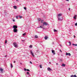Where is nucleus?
<instances>
[{
    "label": "nucleus",
    "instance_id": "nucleus-1",
    "mask_svg": "<svg viewBox=\"0 0 77 77\" xmlns=\"http://www.w3.org/2000/svg\"><path fill=\"white\" fill-rule=\"evenodd\" d=\"M62 14H58V20L59 21H62Z\"/></svg>",
    "mask_w": 77,
    "mask_h": 77
},
{
    "label": "nucleus",
    "instance_id": "nucleus-2",
    "mask_svg": "<svg viewBox=\"0 0 77 77\" xmlns=\"http://www.w3.org/2000/svg\"><path fill=\"white\" fill-rule=\"evenodd\" d=\"M13 45L14 47L17 48L18 47V45L17 44V43L14 42L13 43Z\"/></svg>",
    "mask_w": 77,
    "mask_h": 77
},
{
    "label": "nucleus",
    "instance_id": "nucleus-3",
    "mask_svg": "<svg viewBox=\"0 0 77 77\" xmlns=\"http://www.w3.org/2000/svg\"><path fill=\"white\" fill-rule=\"evenodd\" d=\"M18 27V26L16 25H14L13 26V28L14 29H17V28Z\"/></svg>",
    "mask_w": 77,
    "mask_h": 77
},
{
    "label": "nucleus",
    "instance_id": "nucleus-4",
    "mask_svg": "<svg viewBox=\"0 0 77 77\" xmlns=\"http://www.w3.org/2000/svg\"><path fill=\"white\" fill-rule=\"evenodd\" d=\"M13 31L15 33H17V29H13Z\"/></svg>",
    "mask_w": 77,
    "mask_h": 77
},
{
    "label": "nucleus",
    "instance_id": "nucleus-5",
    "mask_svg": "<svg viewBox=\"0 0 77 77\" xmlns=\"http://www.w3.org/2000/svg\"><path fill=\"white\" fill-rule=\"evenodd\" d=\"M44 25H45V26H47V25H48V24L47 23L45 22L43 23V25L44 26Z\"/></svg>",
    "mask_w": 77,
    "mask_h": 77
},
{
    "label": "nucleus",
    "instance_id": "nucleus-6",
    "mask_svg": "<svg viewBox=\"0 0 77 77\" xmlns=\"http://www.w3.org/2000/svg\"><path fill=\"white\" fill-rule=\"evenodd\" d=\"M66 56H67L68 55V56H71V54H70V53H66Z\"/></svg>",
    "mask_w": 77,
    "mask_h": 77
},
{
    "label": "nucleus",
    "instance_id": "nucleus-7",
    "mask_svg": "<svg viewBox=\"0 0 77 77\" xmlns=\"http://www.w3.org/2000/svg\"><path fill=\"white\" fill-rule=\"evenodd\" d=\"M30 53H31L32 55V56H33V57H34L35 56H34V54H33V53H32V51L31 50V51H30Z\"/></svg>",
    "mask_w": 77,
    "mask_h": 77
},
{
    "label": "nucleus",
    "instance_id": "nucleus-8",
    "mask_svg": "<svg viewBox=\"0 0 77 77\" xmlns=\"http://www.w3.org/2000/svg\"><path fill=\"white\" fill-rule=\"evenodd\" d=\"M47 69H48V71H51V70H52V69L51 68H50V67L48 68Z\"/></svg>",
    "mask_w": 77,
    "mask_h": 77
},
{
    "label": "nucleus",
    "instance_id": "nucleus-9",
    "mask_svg": "<svg viewBox=\"0 0 77 77\" xmlns=\"http://www.w3.org/2000/svg\"><path fill=\"white\" fill-rule=\"evenodd\" d=\"M55 51L53 50H52V53L53 54H54V55L55 54Z\"/></svg>",
    "mask_w": 77,
    "mask_h": 77
},
{
    "label": "nucleus",
    "instance_id": "nucleus-10",
    "mask_svg": "<svg viewBox=\"0 0 77 77\" xmlns=\"http://www.w3.org/2000/svg\"><path fill=\"white\" fill-rule=\"evenodd\" d=\"M61 66H63L64 67H65V66H66V64L64 63H62Z\"/></svg>",
    "mask_w": 77,
    "mask_h": 77
},
{
    "label": "nucleus",
    "instance_id": "nucleus-11",
    "mask_svg": "<svg viewBox=\"0 0 77 77\" xmlns=\"http://www.w3.org/2000/svg\"><path fill=\"white\" fill-rule=\"evenodd\" d=\"M26 74L27 75H29V76H30V74H29V72H27L26 73Z\"/></svg>",
    "mask_w": 77,
    "mask_h": 77
},
{
    "label": "nucleus",
    "instance_id": "nucleus-12",
    "mask_svg": "<svg viewBox=\"0 0 77 77\" xmlns=\"http://www.w3.org/2000/svg\"><path fill=\"white\" fill-rule=\"evenodd\" d=\"M13 8H14V9H17V6L15 5V6H13Z\"/></svg>",
    "mask_w": 77,
    "mask_h": 77
},
{
    "label": "nucleus",
    "instance_id": "nucleus-13",
    "mask_svg": "<svg viewBox=\"0 0 77 77\" xmlns=\"http://www.w3.org/2000/svg\"><path fill=\"white\" fill-rule=\"evenodd\" d=\"M0 71H1L2 72H3V69H0Z\"/></svg>",
    "mask_w": 77,
    "mask_h": 77
},
{
    "label": "nucleus",
    "instance_id": "nucleus-14",
    "mask_svg": "<svg viewBox=\"0 0 77 77\" xmlns=\"http://www.w3.org/2000/svg\"><path fill=\"white\" fill-rule=\"evenodd\" d=\"M72 45H75V46H77V44H74V43H73L72 44Z\"/></svg>",
    "mask_w": 77,
    "mask_h": 77
},
{
    "label": "nucleus",
    "instance_id": "nucleus-15",
    "mask_svg": "<svg viewBox=\"0 0 77 77\" xmlns=\"http://www.w3.org/2000/svg\"><path fill=\"white\" fill-rule=\"evenodd\" d=\"M47 38H48V37L47 36H45V40H47Z\"/></svg>",
    "mask_w": 77,
    "mask_h": 77
},
{
    "label": "nucleus",
    "instance_id": "nucleus-16",
    "mask_svg": "<svg viewBox=\"0 0 77 77\" xmlns=\"http://www.w3.org/2000/svg\"><path fill=\"white\" fill-rule=\"evenodd\" d=\"M76 17H77L76 16H74V17H73V18H74V19H75H75H76Z\"/></svg>",
    "mask_w": 77,
    "mask_h": 77
},
{
    "label": "nucleus",
    "instance_id": "nucleus-17",
    "mask_svg": "<svg viewBox=\"0 0 77 77\" xmlns=\"http://www.w3.org/2000/svg\"><path fill=\"white\" fill-rule=\"evenodd\" d=\"M54 32H57V30H56V29H54Z\"/></svg>",
    "mask_w": 77,
    "mask_h": 77
},
{
    "label": "nucleus",
    "instance_id": "nucleus-18",
    "mask_svg": "<svg viewBox=\"0 0 77 77\" xmlns=\"http://www.w3.org/2000/svg\"><path fill=\"white\" fill-rule=\"evenodd\" d=\"M69 45H71V42H69Z\"/></svg>",
    "mask_w": 77,
    "mask_h": 77
},
{
    "label": "nucleus",
    "instance_id": "nucleus-19",
    "mask_svg": "<svg viewBox=\"0 0 77 77\" xmlns=\"http://www.w3.org/2000/svg\"><path fill=\"white\" fill-rule=\"evenodd\" d=\"M11 68H13V66L12 65V64H11Z\"/></svg>",
    "mask_w": 77,
    "mask_h": 77
},
{
    "label": "nucleus",
    "instance_id": "nucleus-20",
    "mask_svg": "<svg viewBox=\"0 0 77 77\" xmlns=\"http://www.w3.org/2000/svg\"><path fill=\"white\" fill-rule=\"evenodd\" d=\"M35 38H38V36L37 35H35Z\"/></svg>",
    "mask_w": 77,
    "mask_h": 77
},
{
    "label": "nucleus",
    "instance_id": "nucleus-21",
    "mask_svg": "<svg viewBox=\"0 0 77 77\" xmlns=\"http://www.w3.org/2000/svg\"><path fill=\"white\" fill-rule=\"evenodd\" d=\"M29 48H32V45H30L29 47Z\"/></svg>",
    "mask_w": 77,
    "mask_h": 77
},
{
    "label": "nucleus",
    "instance_id": "nucleus-22",
    "mask_svg": "<svg viewBox=\"0 0 77 77\" xmlns=\"http://www.w3.org/2000/svg\"><path fill=\"white\" fill-rule=\"evenodd\" d=\"M19 18H22V17L21 16H19Z\"/></svg>",
    "mask_w": 77,
    "mask_h": 77
},
{
    "label": "nucleus",
    "instance_id": "nucleus-23",
    "mask_svg": "<svg viewBox=\"0 0 77 77\" xmlns=\"http://www.w3.org/2000/svg\"><path fill=\"white\" fill-rule=\"evenodd\" d=\"M40 68H42V65H40Z\"/></svg>",
    "mask_w": 77,
    "mask_h": 77
},
{
    "label": "nucleus",
    "instance_id": "nucleus-24",
    "mask_svg": "<svg viewBox=\"0 0 77 77\" xmlns=\"http://www.w3.org/2000/svg\"><path fill=\"white\" fill-rule=\"evenodd\" d=\"M18 17H19V16H17L16 17V18L17 19H18Z\"/></svg>",
    "mask_w": 77,
    "mask_h": 77
},
{
    "label": "nucleus",
    "instance_id": "nucleus-25",
    "mask_svg": "<svg viewBox=\"0 0 77 77\" xmlns=\"http://www.w3.org/2000/svg\"><path fill=\"white\" fill-rule=\"evenodd\" d=\"M38 21H41V19L40 18H39L38 19Z\"/></svg>",
    "mask_w": 77,
    "mask_h": 77
},
{
    "label": "nucleus",
    "instance_id": "nucleus-26",
    "mask_svg": "<svg viewBox=\"0 0 77 77\" xmlns=\"http://www.w3.org/2000/svg\"><path fill=\"white\" fill-rule=\"evenodd\" d=\"M42 28V26H41L38 27V28Z\"/></svg>",
    "mask_w": 77,
    "mask_h": 77
},
{
    "label": "nucleus",
    "instance_id": "nucleus-27",
    "mask_svg": "<svg viewBox=\"0 0 77 77\" xmlns=\"http://www.w3.org/2000/svg\"><path fill=\"white\" fill-rule=\"evenodd\" d=\"M25 35H26V33L23 34V36H25Z\"/></svg>",
    "mask_w": 77,
    "mask_h": 77
},
{
    "label": "nucleus",
    "instance_id": "nucleus-28",
    "mask_svg": "<svg viewBox=\"0 0 77 77\" xmlns=\"http://www.w3.org/2000/svg\"><path fill=\"white\" fill-rule=\"evenodd\" d=\"M70 77H74V76L73 75H71Z\"/></svg>",
    "mask_w": 77,
    "mask_h": 77
},
{
    "label": "nucleus",
    "instance_id": "nucleus-29",
    "mask_svg": "<svg viewBox=\"0 0 77 77\" xmlns=\"http://www.w3.org/2000/svg\"><path fill=\"white\" fill-rule=\"evenodd\" d=\"M43 22H44V20H42L41 22L42 23H43Z\"/></svg>",
    "mask_w": 77,
    "mask_h": 77
},
{
    "label": "nucleus",
    "instance_id": "nucleus-30",
    "mask_svg": "<svg viewBox=\"0 0 77 77\" xmlns=\"http://www.w3.org/2000/svg\"><path fill=\"white\" fill-rule=\"evenodd\" d=\"M26 71H29L30 70L29 69H27Z\"/></svg>",
    "mask_w": 77,
    "mask_h": 77
},
{
    "label": "nucleus",
    "instance_id": "nucleus-31",
    "mask_svg": "<svg viewBox=\"0 0 77 77\" xmlns=\"http://www.w3.org/2000/svg\"><path fill=\"white\" fill-rule=\"evenodd\" d=\"M75 25L76 26H77V23H76L75 24Z\"/></svg>",
    "mask_w": 77,
    "mask_h": 77
},
{
    "label": "nucleus",
    "instance_id": "nucleus-32",
    "mask_svg": "<svg viewBox=\"0 0 77 77\" xmlns=\"http://www.w3.org/2000/svg\"><path fill=\"white\" fill-rule=\"evenodd\" d=\"M74 77H77V76H76V75H74Z\"/></svg>",
    "mask_w": 77,
    "mask_h": 77
},
{
    "label": "nucleus",
    "instance_id": "nucleus-33",
    "mask_svg": "<svg viewBox=\"0 0 77 77\" xmlns=\"http://www.w3.org/2000/svg\"><path fill=\"white\" fill-rule=\"evenodd\" d=\"M24 9H25V10H26V7H24Z\"/></svg>",
    "mask_w": 77,
    "mask_h": 77
},
{
    "label": "nucleus",
    "instance_id": "nucleus-34",
    "mask_svg": "<svg viewBox=\"0 0 77 77\" xmlns=\"http://www.w3.org/2000/svg\"><path fill=\"white\" fill-rule=\"evenodd\" d=\"M24 70L25 71H26V70H27V69H26L25 68H24Z\"/></svg>",
    "mask_w": 77,
    "mask_h": 77
},
{
    "label": "nucleus",
    "instance_id": "nucleus-35",
    "mask_svg": "<svg viewBox=\"0 0 77 77\" xmlns=\"http://www.w3.org/2000/svg\"><path fill=\"white\" fill-rule=\"evenodd\" d=\"M5 44H6V43H7V40H5Z\"/></svg>",
    "mask_w": 77,
    "mask_h": 77
},
{
    "label": "nucleus",
    "instance_id": "nucleus-36",
    "mask_svg": "<svg viewBox=\"0 0 77 77\" xmlns=\"http://www.w3.org/2000/svg\"><path fill=\"white\" fill-rule=\"evenodd\" d=\"M60 51L62 53V51H61V50H60Z\"/></svg>",
    "mask_w": 77,
    "mask_h": 77
},
{
    "label": "nucleus",
    "instance_id": "nucleus-37",
    "mask_svg": "<svg viewBox=\"0 0 77 77\" xmlns=\"http://www.w3.org/2000/svg\"><path fill=\"white\" fill-rule=\"evenodd\" d=\"M30 63H31V64H32V62L30 61Z\"/></svg>",
    "mask_w": 77,
    "mask_h": 77
},
{
    "label": "nucleus",
    "instance_id": "nucleus-38",
    "mask_svg": "<svg viewBox=\"0 0 77 77\" xmlns=\"http://www.w3.org/2000/svg\"><path fill=\"white\" fill-rule=\"evenodd\" d=\"M6 56H7V55H6L5 56V57H6Z\"/></svg>",
    "mask_w": 77,
    "mask_h": 77
},
{
    "label": "nucleus",
    "instance_id": "nucleus-39",
    "mask_svg": "<svg viewBox=\"0 0 77 77\" xmlns=\"http://www.w3.org/2000/svg\"><path fill=\"white\" fill-rule=\"evenodd\" d=\"M13 21H14V22L15 21V20H13Z\"/></svg>",
    "mask_w": 77,
    "mask_h": 77
},
{
    "label": "nucleus",
    "instance_id": "nucleus-40",
    "mask_svg": "<svg viewBox=\"0 0 77 77\" xmlns=\"http://www.w3.org/2000/svg\"><path fill=\"white\" fill-rule=\"evenodd\" d=\"M24 41H25V40H22V41L24 42Z\"/></svg>",
    "mask_w": 77,
    "mask_h": 77
},
{
    "label": "nucleus",
    "instance_id": "nucleus-41",
    "mask_svg": "<svg viewBox=\"0 0 77 77\" xmlns=\"http://www.w3.org/2000/svg\"><path fill=\"white\" fill-rule=\"evenodd\" d=\"M69 11H70V8H69Z\"/></svg>",
    "mask_w": 77,
    "mask_h": 77
},
{
    "label": "nucleus",
    "instance_id": "nucleus-42",
    "mask_svg": "<svg viewBox=\"0 0 77 77\" xmlns=\"http://www.w3.org/2000/svg\"><path fill=\"white\" fill-rule=\"evenodd\" d=\"M73 36L74 38H75V35H74Z\"/></svg>",
    "mask_w": 77,
    "mask_h": 77
},
{
    "label": "nucleus",
    "instance_id": "nucleus-43",
    "mask_svg": "<svg viewBox=\"0 0 77 77\" xmlns=\"http://www.w3.org/2000/svg\"><path fill=\"white\" fill-rule=\"evenodd\" d=\"M15 62H16L15 61H14V63H15Z\"/></svg>",
    "mask_w": 77,
    "mask_h": 77
},
{
    "label": "nucleus",
    "instance_id": "nucleus-44",
    "mask_svg": "<svg viewBox=\"0 0 77 77\" xmlns=\"http://www.w3.org/2000/svg\"><path fill=\"white\" fill-rule=\"evenodd\" d=\"M42 29H45V28H44V27H42Z\"/></svg>",
    "mask_w": 77,
    "mask_h": 77
},
{
    "label": "nucleus",
    "instance_id": "nucleus-45",
    "mask_svg": "<svg viewBox=\"0 0 77 77\" xmlns=\"http://www.w3.org/2000/svg\"><path fill=\"white\" fill-rule=\"evenodd\" d=\"M67 2H69V0H66Z\"/></svg>",
    "mask_w": 77,
    "mask_h": 77
},
{
    "label": "nucleus",
    "instance_id": "nucleus-46",
    "mask_svg": "<svg viewBox=\"0 0 77 77\" xmlns=\"http://www.w3.org/2000/svg\"><path fill=\"white\" fill-rule=\"evenodd\" d=\"M17 2H18L19 0H16Z\"/></svg>",
    "mask_w": 77,
    "mask_h": 77
},
{
    "label": "nucleus",
    "instance_id": "nucleus-47",
    "mask_svg": "<svg viewBox=\"0 0 77 77\" xmlns=\"http://www.w3.org/2000/svg\"><path fill=\"white\" fill-rule=\"evenodd\" d=\"M56 65H58V63H56Z\"/></svg>",
    "mask_w": 77,
    "mask_h": 77
},
{
    "label": "nucleus",
    "instance_id": "nucleus-48",
    "mask_svg": "<svg viewBox=\"0 0 77 77\" xmlns=\"http://www.w3.org/2000/svg\"><path fill=\"white\" fill-rule=\"evenodd\" d=\"M49 63H50V64H51V62H49Z\"/></svg>",
    "mask_w": 77,
    "mask_h": 77
},
{
    "label": "nucleus",
    "instance_id": "nucleus-49",
    "mask_svg": "<svg viewBox=\"0 0 77 77\" xmlns=\"http://www.w3.org/2000/svg\"><path fill=\"white\" fill-rule=\"evenodd\" d=\"M20 64H21V65H22V63H20Z\"/></svg>",
    "mask_w": 77,
    "mask_h": 77
},
{
    "label": "nucleus",
    "instance_id": "nucleus-50",
    "mask_svg": "<svg viewBox=\"0 0 77 77\" xmlns=\"http://www.w3.org/2000/svg\"><path fill=\"white\" fill-rule=\"evenodd\" d=\"M53 44H54V43H53Z\"/></svg>",
    "mask_w": 77,
    "mask_h": 77
},
{
    "label": "nucleus",
    "instance_id": "nucleus-51",
    "mask_svg": "<svg viewBox=\"0 0 77 77\" xmlns=\"http://www.w3.org/2000/svg\"><path fill=\"white\" fill-rule=\"evenodd\" d=\"M60 46H61V45H60Z\"/></svg>",
    "mask_w": 77,
    "mask_h": 77
}]
</instances>
